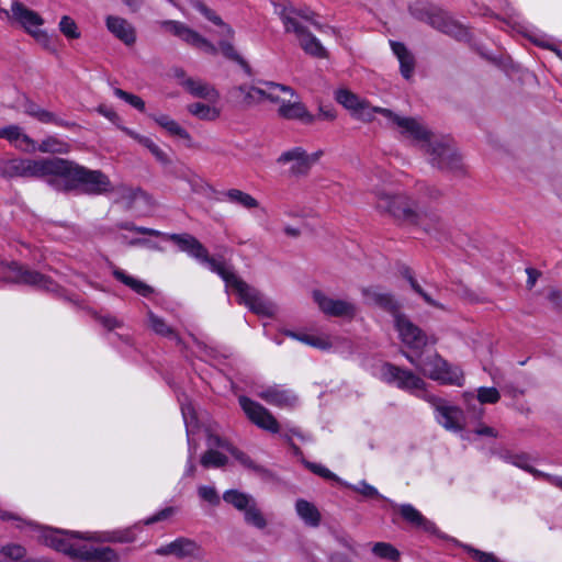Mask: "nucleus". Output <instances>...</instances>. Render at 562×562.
<instances>
[{"label": "nucleus", "mask_w": 562, "mask_h": 562, "mask_svg": "<svg viewBox=\"0 0 562 562\" xmlns=\"http://www.w3.org/2000/svg\"><path fill=\"white\" fill-rule=\"evenodd\" d=\"M286 32H293L297 36L301 48L308 55L316 58H326L327 50L322 43L306 31V24L313 25L316 30L325 32L328 26L322 25L316 14L308 9L295 10L283 9L280 13Z\"/></svg>", "instance_id": "nucleus-4"}, {"label": "nucleus", "mask_w": 562, "mask_h": 562, "mask_svg": "<svg viewBox=\"0 0 562 562\" xmlns=\"http://www.w3.org/2000/svg\"><path fill=\"white\" fill-rule=\"evenodd\" d=\"M401 516L414 527L423 529L428 532H435L436 526L434 522L425 518L415 507L411 504H403L398 507Z\"/></svg>", "instance_id": "nucleus-32"}, {"label": "nucleus", "mask_w": 562, "mask_h": 562, "mask_svg": "<svg viewBox=\"0 0 562 562\" xmlns=\"http://www.w3.org/2000/svg\"><path fill=\"white\" fill-rule=\"evenodd\" d=\"M308 469L314 472L315 474L328 479V480H335L338 481V477L336 474H334L331 471H329L327 468L316 464V463H307Z\"/></svg>", "instance_id": "nucleus-55"}, {"label": "nucleus", "mask_w": 562, "mask_h": 562, "mask_svg": "<svg viewBox=\"0 0 562 562\" xmlns=\"http://www.w3.org/2000/svg\"><path fill=\"white\" fill-rule=\"evenodd\" d=\"M198 8L201 11V13L205 15V18H207L210 21H212L214 24H216L220 27V30H218L220 35H223L225 37L232 36V34H233L232 29L228 25H226L225 23H223L221 18L215 15L210 9H207L203 4H199Z\"/></svg>", "instance_id": "nucleus-49"}, {"label": "nucleus", "mask_w": 562, "mask_h": 562, "mask_svg": "<svg viewBox=\"0 0 562 562\" xmlns=\"http://www.w3.org/2000/svg\"><path fill=\"white\" fill-rule=\"evenodd\" d=\"M24 178H37V159H24Z\"/></svg>", "instance_id": "nucleus-59"}, {"label": "nucleus", "mask_w": 562, "mask_h": 562, "mask_svg": "<svg viewBox=\"0 0 562 562\" xmlns=\"http://www.w3.org/2000/svg\"><path fill=\"white\" fill-rule=\"evenodd\" d=\"M420 149L437 168L458 171L462 167L459 154L445 137L432 135Z\"/></svg>", "instance_id": "nucleus-8"}, {"label": "nucleus", "mask_w": 562, "mask_h": 562, "mask_svg": "<svg viewBox=\"0 0 562 562\" xmlns=\"http://www.w3.org/2000/svg\"><path fill=\"white\" fill-rule=\"evenodd\" d=\"M198 494L202 499L209 502L212 505L220 504V496L213 486L201 485L198 488Z\"/></svg>", "instance_id": "nucleus-52"}, {"label": "nucleus", "mask_w": 562, "mask_h": 562, "mask_svg": "<svg viewBox=\"0 0 562 562\" xmlns=\"http://www.w3.org/2000/svg\"><path fill=\"white\" fill-rule=\"evenodd\" d=\"M169 239L178 245L181 251L187 252L200 263L205 265L211 271L217 273L224 280L226 286L236 292L239 303L247 306L252 313L263 317H273L277 314L278 306L276 303L247 284L225 263L210 256L207 249L195 237L189 234H172Z\"/></svg>", "instance_id": "nucleus-1"}, {"label": "nucleus", "mask_w": 562, "mask_h": 562, "mask_svg": "<svg viewBox=\"0 0 562 562\" xmlns=\"http://www.w3.org/2000/svg\"><path fill=\"white\" fill-rule=\"evenodd\" d=\"M100 322L108 329H114L121 326V323L113 316H102L100 317Z\"/></svg>", "instance_id": "nucleus-64"}, {"label": "nucleus", "mask_w": 562, "mask_h": 562, "mask_svg": "<svg viewBox=\"0 0 562 562\" xmlns=\"http://www.w3.org/2000/svg\"><path fill=\"white\" fill-rule=\"evenodd\" d=\"M0 16L5 18L11 25L21 27L43 47H49L50 37L42 29L44 19L38 12L30 9L23 2L19 0L12 1L10 9H0Z\"/></svg>", "instance_id": "nucleus-5"}, {"label": "nucleus", "mask_w": 562, "mask_h": 562, "mask_svg": "<svg viewBox=\"0 0 562 562\" xmlns=\"http://www.w3.org/2000/svg\"><path fill=\"white\" fill-rule=\"evenodd\" d=\"M120 228H123V229H128V231H135L137 233H140V234H145V235H151V236H157L159 235V232L155 231V229H151V228H146V227H136L134 226L133 224L131 223H123V224H120L119 226Z\"/></svg>", "instance_id": "nucleus-60"}, {"label": "nucleus", "mask_w": 562, "mask_h": 562, "mask_svg": "<svg viewBox=\"0 0 562 562\" xmlns=\"http://www.w3.org/2000/svg\"><path fill=\"white\" fill-rule=\"evenodd\" d=\"M148 326L157 335L178 339L175 330L165 322L164 318L157 316L151 311L147 313Z\"/></svg>", "instance_id": "nucleus-40"}, {"label": "nucleus", "mask_w": 562, "mask_h": 562, "mask_svg": "<svg viewBox=\"0 0 562 562\" xmlns=\"http://www.w3.org/2000/svg\"><path fill=\"white\" fill-rule=\"evenodd\" d=\"M257 396L268 404L281 408L293 407L297 403V396L294 394V392L281 385H273L262 389L257 392Z\"/></svg>", "instance_id": "nucleus-24"}, {"label": "nucleus", "mask_w": 562, "mask_h": 562, "mask_svg": "<svg viewBox=\"0 0 562 562\" xmlns=\"http://www.w3.org/2000/svg\"><path fill=\"white\" fill-rule=\"evenodd\" d=\"M0 138H5L11 145L22 151H36L35 140L27 136L22 127L18 125H8L0 128Z\"/></svg>", "instance_id": "nucleus-25"}, {"label": "nucleus", "mask_w": 562, "mask_h": 562, "mask_svg": "<svg viewBox=\"0 0 562 562\" xmlns=\"http://www.w3.org/2000/svg\"><path fill=\"white\" fill-rule=\"evenodd\" d=\"M312 295L318 308L328 316L352 318L357 314V305L349 300L333 299L319 290L313 291Z\"/></svg>", "instance_id": "nucleus-17"}, {"label": "nucleus", "mask_w": 562, "mask_h": 562, "mask_svg": "<svg viewBox=\"0 0 562 562\" xmlns=\"http://www.w3.org/2000/svg\"><path fill=\"white\" fill-rule=\"evenodd\" d=\"M390 46L400 63L401 75L406 80H409L415 71V58L413 54L402 43L390 41Z\"/></svg>", "instance_id": "nucleus-30"}, {"label": "nucleus", "mask_w": 562, "mask_h": 562, "mask_svg": "<svg viewBox=\"0 0 562 562\" xmlns=\"http://www.w3.org/2000/svg\"><path fill=\"white\" fill-rule=\"evenodd\" d=\"M70 160L63 158H38L37 178H48L50 182L60 179L66 183Z\"/></svg>", "instance_id": "nucleus-22"}, {"label": "nucleus", "mask_w": 562, "mask_h": 562, "mask_svg": "<svg viewBox=\"0 0 562 562\" xmlns=\"http://www.w3.org/2000/svg\"><path fill=\"white\" fill-rule=\"evenodd\" d=\"M323 155L324 151L321 149L308 154L303 147L295 146L283 150L276 162L281 167H288L290 176L302 177L308 173Z\"/></svg>", "instance_id": "nucleus-10"}, {"label": "nucleus", "mask_w": 562, "mask_h": 562, "mask_svg": "<svg viewBox=\"0 0 562 562\" xmlns=\"http://www.w3.org/2000/svg\"><path fill=\"white\" fill-rule=\"evenodd\" d=\"M296 340L322 350H326L331 347L330 338L326 335H312L307 333H299Z\"/></svg>", "instance_id": "nucleus-42"}, {"label": "nucleus", "mask_w": 562, "mask_h": 562, "mask_svg": "<svg viewBox=\"0 0 562 562\" xmlns=\"http://www.w3.org/2000/svg\"><path fill=\"white\" fill-rule=\"evenodd\" d=\"M106 30L126 46H133L137 40L136 29L126 19L110 14L105 18Z\"/></svg>", "instance_id": "nucleus-21"}, {"label": "nucleus", "mask_w": 562, "mask_h": 562, "mask_svg": "<svg viewBox=\"0 0 562 562\" xmlns=\"http://www.w3.org/2000/svg\"><path fill=\"white\" fill-rule=\"evenodd\" d=\"M501 394L495 387H480L476 400L481 404H495L499 401Z\"/></svg>", "instance_id": "nucleus-51"}, {"label": "nucleus", "mask_w": 562, "mask_h": 562, "mask_svg": "<svg viewBox=\"0 0 562 562\" xmlns=\"http://www.w3.org/2000/svg\"><path fill=\"white\" fill-rule=\"evenodd\" d=\"M430 24L435 29H437L457 40H464L468 37L467 29L447 14L440 13V14H436V15L431 16Z\"/></svg>", "instance_id": "nucleus-27"}, {"label": "nucleus", "mask_w": 562, "mask_h": 562, "mask_svg": "<svg viewBox=\"0 0 562 562\" xmlns=\"http://www.w3.org/2000/svg\"><path fill=\"white\" fill-rule=\"evenodd\" d=\"M295 512L305 525L310 527L319 526L322 515L313 503L305 499H297L295 503Z\"/></svg>", "instance_id": "nucleus-34"}, {"label": "nucleus", "mask_w": 562, "mask_h": 562, "mask_svg": "<svg viewBox=\"0 0 562 562\" xmlns=\"http://www.w3.org/2000/svg\"><path fill=\"white\" fill-rule=\"evenodd\" d=\"M173 513H175V509L172 507H167L165 509H161L157 514L150 516L144 522H145V525H151V524H155V522H158L161 520H166L169 517H171L173 515Z\"/></svg>", "instance_id": "nucleus-56"}, {"label": "nucleus", "mask_w": 562, "mask_h": 562, "mask_svg": "<svg viewBox=\"0 0 562 562\" xmlns=\"http://www.w3.org/2000/svg\"><path fill=\"white\" fill-rule=\"evenodd\" d=\"M381 379L398 389L415 393L425 389V381L409 370L402 369L391 363H384L380 369Z\"/></svg>", "instance_id": "nucleus-12"}, {"label": "nucleus", "mask_w": 562, "mask_h": 562, "mask_svg": "<svg viewBox=\"0 0 562 562\" xmlns=\"http://www.w3.org/2000/svg\"><path fill=\"white\" fill-rule=\"evenodd\" d=\"M222 200L232 204L239 205L248 211L258 209L260 206L259 201L251 194L235 188L222 192Z\"/></svg>", "instance_id": "nucleus-33"}, {"label": "nucleus", "mask_w": 562, "mask_h": 562, "mask_svg": "<svg viewBox=\"0 0 562 562\" xmlns=\"http://www.w3.org/2000/svg\"><path fill=\"white\" fill-rule=\"evenodd\" d=\"M221 53L228 59L236 61L241 68L250 75L251 69L247 61L235 50L234 46L228 41L220 42Z\"/></svg>", "instance_id": "nucleus-44"}, {"label": "nucleus", "mask_w": 562, "mask_h": 562, "mask_svg": "<svg viewBox=\"0 0 562 562\" xmlns=\"http://www.w3.org/2000/svg\"><path fill=\"white\" fill-rule=\"evenodd\" d=\"M227 457L214 449H207L201 457V464L209 468H221L227 463Z\"/></svg>", "instance_id": "nucleus-43"}, {"label": "nucleus", "mask_w": 562, "mask_h": 562, "mask_svg": "<svg viewBox=\"0 0 562 562\" xmlns=\"http://www.w3.org/2000/svg\"><path fill=\"white\" fill-rule=\"evenodd\" d=\"M426 400L435 408L436 420L445 429L458 432L464 428L465 416L460 407L451 405L445 400L434 395L427 396Z\"/></svg>", "instance_id": "nucleus-13"}, {"label": "nucleus", "mask_w": 562, "mask_h": 562, "mask_svg": "<svg viewBox=\"0 0 562 562\" xmlns=\"http://www.w3.org/2000/svg\"><path fill=\"white\" fill-rule=\"evenodd\" d=\"M207 449L222 448L227 450V446H231L225 439L221 438L217 435L209 434L206 439Z\"/></svg>", "instance_id": "nucleus-57"}, {"label": "nucleus", "mask_w": 562, "mask_h": 562, "mask_svg": "<svg viewBox=\"0 0 562 562\" xmlns=\"http://www.w3.org/2000/svg\"><path fill=\"white\" fill-rule=\"evenodd\" d=\"M227 451L231 452L232 456L235 457V459L238 460L243 465L252 468V461L244 452L233 448L232 446H227Z\"/></svg>", "instance_id": "nucleus-58"}, {"label": "nucleus", "mask_w": 562, "mask_h": 562, "mask_svg": "<svg viewBox=\"0 0 562 562\" xmlns=\"http://www.w3.org/2000/svg\"><path fill=\"white\" fill-rule=\"evenodd\" d=\"M386 125L395 128L403 137L411 139L419 148L434 135L418 119L401 116L389 109L379 110Z\"/></svg>", "instance_id": "nucleus-9"}, {"label": "nucleus", "mask_w": 562, "mask_h": 562, "mask_svg": "<svg viewBox=\"0 0 562 562\" xmlns=\"http://www.w3.org/2000/svg\"><path fill=\"white\" fill-rule=\"evenodd\" d=\"M289 97L291 99L294 97V90L291 87L273 81L266 82V100L280 106L288 101Z\"/></svg>", "instance_id": "nucleus-35"}, {"label": "nucleus", "mask_w": 562, "mask_h": 562, "mask_svg": "<svg viewBox=\"0 0 562 562\" xmlns=\"http://www.w3.org/2000/svg\"><path fill=\"white\" fill-rule=\"evenodd\" d=\"M515 465L532 473L533 475L536 476H539L541 475V473L535 469H532L529 464H528V460L525 458V457H517L515 459V462H514Z\"/></svg>", "instance_id": "nucleus-61"}, {"label": "nucleus", "mask_w": 562, "mask_h": 562, "mask_svg": "<svg viewBox=\"0 0 562 562\" xmlns=\"http://www.w3.org/2000/svg\"><path fill=\"white\" fill-rule=\"evenodd\" d=\"M361 292L367 304L379 306L385 311L393 313L394 315L395 313H398V305L394 301L392 295L385 291H382L380 288H363Z\"/></svg>", "instance_id": "nucleus-26"}, {"label": "nucleus", "mask_w": 562, "mask_h": 562, "mask_svg": "<svg viewBox=\"0 0 562 562\" xmlns=\"http://www.w3.org/2000/svg\"><path fill=\"white\" fill-rule=\"evenodd\" d=\"M150 117L170 135L178 136L183 139H190V134L169 115L153 114Z\"/></svg>", "instance_id": "nucleus-37"}, {"label": "nucleus", "mask_w": 562, "mask_h": 562, "mask_svg": "<svg viewBox=\"0 0 562 562\" xmlns=\"http://www.w3.org/2000/svg\"><path fill=\"white\" fill-rule=\"evenodd\" d=\"M36 150L47 154H67L70 151V145L57 137L49 136L36 146Z\"/></svg>", "instance_id": "nucleus-39"}, {"label": "nucleus", "mask_w": 562, "mask_h": 562, "mask_svg": "<svg viewBox=\"0 0 562 562\" xmlns=\"http://www.w3.org/2000/svg\"><path fill=\"white\" fill-rule=\"evenodd\" d=\"M266 82L261 87L240 85L233 89L234 95L245 105L250 106L266 100Z\"/></svg>", "instance_id": "nucleus-29"}, {"label": "nucleus", "mask_w": 562, "mask_h": 562, "mask_svg": "<svg viewBox=\"0 0 562 562\" xmlns=\"http://www.w3.org/2000/svg\"><path fill=\"white\" fill-rule=\"evenodd\" d=\"M113 276L115 277L116 280L124 283L125 285H127L134 292H136L137 294H139L142 296L146 297L154 293V289L150 285L146 284L142 280H138V279L127 274L125 271H123L119 268L113 269Z\"/></svg>", "instance_id": "nucleus-36"}, {"label": "nucleus", "mask_w": 562, "mask_h": 562, "mask_svg": "<svg viewBox=\"0 0 562 562\" xmlns=\"http://www.w3.org/2000/svg\"><path fill=\"white\" fill-rule=\"evenodd\" d=\"M244 521L246 525L258 530H263L268 527V519L258 504L248 513Z\"/></svg>", "instance_id": "nucleus-45"}, {"label": "nucleus", "mask_w": 562, "mask_h": 562, "mask_svg": "<svg viewBox=\"0 0 562 562\" xmlns=\"http://www.w3.org/2000/svg\"><path fill=\"white\" fill-rule=\"evenodd\" d=\"M176 77L179 79L180 86L193 97L204 99L207 102H218L220 92L209 82L187 77L182 70H177Z\"/></svg>", "instance_id": "nucleus-20"}, {"label": "nucleus", "mask_w": 562, "mask_h": 562, "mask_svg": "<svg viewBox=\"0 0 562 562\" xmlns=\"http://www.w3.org/2000/svg\"><path fill=\"white\" fill-rule=\"evenodd\" d=\"M394 326L402 342L412 350H420L429 342L423 330L401 313H395Z\"/></svg>", "instance_id": "nucleus-16"}, {"label": "nucleus", "mask_w": 562, "mask_h": 562, "mask_svg": "<svg viewBox=\"0 0 562 562\" xmlns=\"http://www.w3.org/2000/svg\"><path fill=\"white\" fill-rule=\"evenodd\" d=\"M376 207L398 221L420 225L428 233L442 227L441 217L437 213L423 212L417 203L405 194L380 191L376 193Z\"/></svg>", "instance_id": "nucleus-3"}, {"label": "nucleus", "mask_w": 562, "mask_h": 562, "mask_svg": "<svg viewBox=\"0 0 562 562\" xmlns=\"http://www.w3.org/2000/svg\"><path fill=\"white\" fill-rule=\"evenodd\" d=\"M25 555V549L19 544H8L0 551L1 562H16Z\"/></svg>", "instance_id": "nucleus-48"}, {"label": "nucleus", "mask_w": 562, "mask_h": 562, "mask_svg": "<svg viewBox=\"0 0 562 562\" xmlns=\"http://www.w3.org/2000/svg\"><path fill=\"white\" fill-rule=\"evenodd\" d=\"M58 27L68 40H77L81 35L76 21L69 15L60 18Z\"/></svg>", "instance_id": "nucleus-47"}, {"label": "nucleus", "mask_w": 562, "mask_h": 562, "mask_svg": "<svg viewBox=\"0 0 562 562\" xmlns=\"http://www.w3.org/2000/svg\"><path fill=\"white\" fill-rule=\"evenodd\" d=\"M371 551L374 557L383 560L397 561L400 558L398 550L389 542H374Z\"/></svg>", "instance_id": "nucleus-41"}, {"label": "nucleus", "mask_w": 562, "mask_h": 562, "mask_svg": "<svg viewBox=\"0 0 562 562\" xmlns=\"http://www.w3.org/2000/svg\"><path fill=\"white\" fill-rule=\"evenodd\" d=\"M110 180L98 170H89L70 160L65 189H81L86 193L101 194L110 189Z\"/></svg>", "instance_id": "nucleus-7"}, {"label": "nucleus", "mask_w": 562, "mask_h": 562, "mask_svg": "<svg viewBox=\"0 0 562 562\" xmlns=\"http://www.w3.org/2000/svg\"><path fill=\"white\" fill-rule=\"evenodd\" d=\"M1 173L7 178H24V159L15 158L3 162Z\"/></svg>", "instance_id": "nucleus-46"}, {"label": "nucleus", "mask_w": 562, "mask_h": 562, "mask_svg": "<svg viewBox=\"0 0 562 562\" xmlns=\"http://www.w3.org/2000/svg\"><path fill=\"white\" fill-rule=\"evenodd\" d=\"M223 499L232 505L235 509L243 513L244 519L248 515L250 510L257 505L256 498L248 494L240 492L238 490H228L224 492Z\"/></svg>", "instance_id": "nucleus-28"}, {"label": "nucleus", "mask_w": 562, "mask_h": 562, "mask_svg": "<svg viewBox=\"0 0 562 562\" xmlns=\"http://www.w3.org/2000/svg\"><path fill=\"white\" fill-rule=\"evenodd\" d=\"M465 549L477 562H498V559L493 553L480 551L472 547H465Z\"/></svg>", "instance_id": "nucleus-53"}, {"label": "nucleus", "mask_w": 562, "mask_h": 562, "mask_svg": "<svg viewBox=\"0 0 562 562\" xmlns=\"http://www.w3.org/2000/svg\"><path fill=\"white\" fill-rule=\"evenodd\" d=\"M187 111L192 116L207 122L216 121L222 114V109L217 105V102H193L187 106Z\"/></svg>", "instance_id": "nucleus-31"}, {"label": "nucleus", "mask_w": 562, "mask_h": 562, "mask_svg": "<svg viewBox=\"0 0 562 562\" xmlns=\"http://www.w3.org/2000/svg\"><path fill=\"white\" fill-rule=\"evenodd\" d=\"M334 98L355 119L362 122H372L375 113H379V110H384V108L372 106L368 101L345 87L338 88L334 93Z\"/></svg>", "instance_id": "nucleus-11"}, {"label": "nucleus", "mask_w": 562, "mask_h": 562, "mask_svg": "<svg viewBox=\"0 0 562 562\" xmlns=\"http://www.w3.org/2000/svg\"><path fill=\"white\" fill-rule=\"evenodd\" d=\"M350 487L353 491H356L367 497H379L380 496L378 490L364 481L360 482L358 485H351Z\"/></svg>", "instance_id": "nucleus-54"}, {"label": "nucleus", "mask_w": 562, "mask_h": 562, "mask_svg": "<svg viewBox=\"0 0 562 562\" xmlns=\"http://www.w3.org/2000/svg\"><path fill=\"white\" fill-rule=\"evenodd\" d=\"M79 533H70L64 530L41 528L38 540L72 558L85 562H116L115 551L109 547H92L77 541Z\"/></svg>", "instance_id": "nucleus-2"}, {"label": "nucleus", "mask_w": 562, "mask_h": 562, "mask_svg": "<svg viewBox=\"0 0 562 562\" xmlns=\"http://www.w3.org/2000/svg\"><path fill=\"white\" fill-rule=\"evenodd\" d=\"M156 554L161 557L172 555L178 559H202L203 550L194 540L179 537L176 540L159 547Z\"/></svg>", "instance_id": "nucleus-19"}, {"label": "nucleus", "mask_w": 562, "mask_h": 562, "mask_svg": "<svg viewBox=\"0 0 562 562\" xmlns=\"http://www.w3.org/2000/svg\"><path fill=\"white\" fill-rule=\"evenodd\" d=\"M5 279L11 282L34 285L46 291H55L57 289L56 283L48 277L19 266L16 262L8 265Z\"/></svg>", "instance_id": "nucleus-18"}, {"label": "nucleus", "mask_w": 562, "mask_h": 562, "mask_svg": "<svg viewBox=\"0 0 562 562\" xmlns=\"http://www.w3.org/2000/svg\"><path fill=\"white\" fill-rule=\"evenodd\" d=\"M114 94L117 98L124 100L126 103H128L131 106L135 108L136 110H138L140 112H145V109H146L145 102L138 95L126 92L120 88L114 89Z\"/></svg>", "instance_id": "nucleus-50"}, {"label": "nucleus", "mask_w": 562, "mask_h": 562, "mask_svg": "<svg viewBox=\"0 0 562 562\" xmlns=\"http://www.w3.org/2000/svg\"><path fill=\"white\" fill-rule=\"evenodd\" d=\"M160 27L166 32L172 33L173 35L178 36L189 45L199 48L206 54L216 55L218 52L217 47L214 44L209 42L206 38L202 37L195 31L186 26L183 23L167 20L160 22Z\"/></svg>", "instance_id": "nucleus-15"}, {"label": "nucleus", "mask_w": 562, "mask_h": 562, "mask_svg": "<svg viewBox=\"0 0 562 562\" xmlns=\"http://www.w3.org/2000/svg\"><path fill=\"white\" fill-rule=\"evenodd\" d=\"M151 155L162 165H168L170 162V159L165 150H162L159 146L154 149Z\"/></svg>", "instance_id": "nucleus-63"}, {"label": "nucleus", "mask_w": 562, "mask_h": 562, "mask_svg": "<svg viewBox=\"0 0 562 562\" xmlns=\"http://www.w3.org/2000/svg\"><path fill=\"white\" fill-rule=\"evenodd\" d=\"M238 401L248 419L257 427L273 434L280 431L278 420L265 406L246 396H240Z\"/></svg>", "instance_id": "nucleus-14"}, {"label": "nucleus", "mask_w": 562, "mask_h": 562, "mask_svg": "<svg viewBox=\"0 0 562 562\" xmlns=\"http://www.w3.org/2000/svg\"><path fill=\"white\" fill-rule=\"evenodd\" d=\"M98 111L113 123H117L120 121V116L117 115V113L110 108L101 105L99 106Z\"/></svg>", "instance_id": "nucleus-62"}, {"label": "nucleus", "mask_w": 562, "mask_h": 562, "mask_svg": "<svg viewBox=\"0 0 562 562\" xmlns=\"http://www.w3.org/2000/svg\"><path fill=\"white\" fill-rule=\"evenodd\" d=\"M277 113L284 120L300 121L305 124H312L315 120L295 91L293 99L289 97L286 102L278 106Z\"/></svg>", "instance_id": "nucleus-23"}, {"label": "nucleus", "mask_w": 562, "mask_h": 562, "mask_svg": "<svg viewBox=\"0 0 562 562\" xmlns=\"http://www.w3.org/2000/svg\"><path fill=\"white\" fill-rule=\"evenodd\" d=\"M24 112L44 124L64 125V122L53 112L42 109L40 105L33 102L25 104Z\"/></svg>", "instance_id": "nucleus-38"}, {"label": "nucleus", "mask_w": 562, "mask_h": 562, "mask_svg": "<svg viewBox=\"0 0 562 562\" xmlns=\"http://www.w3.org/2000/svg\"><path fill=\"white\" fill-rule=\"evenodd\" d=\"M405 357L420 373L434 381L456 386L464 383L463 371L449 364L438 353H431L424 359L411 353H405Z\"/></svg>", "instance_id": "nucleus-6"}]
</instances>
